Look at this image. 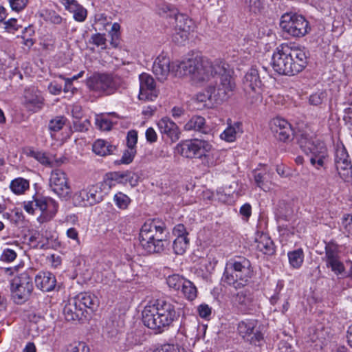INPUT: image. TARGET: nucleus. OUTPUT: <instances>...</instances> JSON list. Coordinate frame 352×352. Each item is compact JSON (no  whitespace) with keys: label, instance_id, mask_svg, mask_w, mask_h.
<instances>
[{"label":"nucleus","instance_id":"obj_1","mask_svg":"<svg viewBox=\"0 0 352 352\" xmlns=\"http://www.w3.org/2000/svg\"><path fill=\"white\" fill-rule=\"evenodd\" d=\"M198 67L197 72L203 79H194L195 82H208L219 76L220 82L216 89L218 99L221 102L230 97L234 90L235 82L232 76L233 70L227 63L221 59L211 61L201 56V66Z\"/></svg>","mask_w":352,"mask_h":352},{"label":"nucleus","instance_id":"obj_2","mask_svg":"<svg viewBox=\"0 0 352 352\" xmlns=\"http://www.w3.org/2000/svg\"><path fill=\"white\" fill-rule=\"evenodd\" d=\"M179 318L175 303L167 300H157L147 304L142 311L143 324L155 333L168 330Z\"/></svg>","mask_w":352,"mask_h":352},{"label":"nucleus","instance_id":"obj_3","mask_svg":"<svg viewBox=\"0 0 352 352\" xmlns=\"http://www.w3.org/2000/svg\"><path fill=\"white\" fill-rule=\"evenodd\" d=\"M201 66V56L196 55L184 58L182 60L171 62L169 57L160 54L155 60L153 65V72L160 80H164L169 74L175 76H189L194 79H203L199 72L198 67Z\"/></svg>","mask_w":352,"mask_h":352},{"label":"nucleus","instance_id":"obj_4","mask_svg":"<svg viewBox=\"0 0 352 352\" xmlns=\"http://www.w3.org/2000/svg\"><path fill=\"white\" fill-rule=\"evenodd\" d=\"M307 64L304 49L281 45L276 47L272 57V66L279 74L294 76L302 72Z\"/></svg>","mask_w":352,"mask_h":352},{"label":"nucleus","instance_id":"obj_5","mask_svg":"<svg viewBox=\"0 0 352 352\" xmlns=\"http://www.w3.org/2000/svg\"><path fill=\"white\" fill-rule=\"evenodd\" d=\"M138 239L140 245L148 254L162 252L169 245L166 226L159 219L146 221L140 230Z\"/></svg>","mask_w":352,"mask_h":352},{"label":"nucleus","instance_id":"obj_6","mask_svg":"<svg viewBox=\"0 0 352 352\" xmlns=\"http://www.w3.org/2000/svg\"><path fill=\"white\" fill-rule=\"evenodd\" d=\"M175 152L185 158L199 159L208 167L216 165L219 158V151L210 142L197 138L180 142Z\"/></svg>","mask_w":352,"mask_h":352},{"label":"nucleus","instance_id":"obj_7","mask_svg":"<svg viewBox=\"0 0 352 352\" xmlns=\"http://www.w3.org/2000/svg\"><path fill=\"white\" fill-rule=\"evenodd\" d=\"M298 144L302 152L309 157L312 166L318 170L325 169L329 153L323 142L307 133H302L298 138Z\"/></svg>","mask_w":352,"mask_h":352},{"label":"nucleus","instance_id":"obj_8","mask_svg":"<svg viewBox=\"0 0 352 352\" xmlns=\"http://www.w3.org/2000/svg\"><path fill=\"white\" fill-rule=\"evenodd\" d=\"M253 270L250 261L243 257L230 259L226 263L224 280L229 285H245L251 278Z\"/></svg>","mask_w":352,"mask_h":352},{"label":"nucleus","instance_id":"obj_9","mask_svg":"<svg viewBox=\"0 0 352 352\" xmlns=\"http://www.w3.org/2000/svg\"><path fill=\"white\" fill-rule=\"evenodd\" d=\"M280 27L285 33L293 37H302L310 30L306 19L294 12H287L282 15Z\"/></svg>","mask_w":352,"mask_h":352},{"label":"nucleus","instance_id":"obj_10","mask_svg":"<svg viewBox=\"0 0 352 352\" xmlns=\"http://www.w3.org/2000/svg\"><path fill=\"white\" fill-rule=\"evenodd\" d=\"M10 290L14 301L21 304L30 296L33 290L32 278L27 272L16 276L10 283Z\"/></svg>","mask_w":352,"mask_h":352},{"label":"nucleus","instance_id":"obj_11","mask_svg":"<svg viewBox=\"0 0 352 352\" xmlns=\"http://www.w3.org/2000/svg\"><path fill=\"white\" fill-rule=\"evenodd\" d=\"M138 184L137 175L129 170L126 171H115L107 173L103 180L100 183L103 192L108 195L112 188L117 184L127 185L134 187Z\"/></svg>","mask_w":352,"mask_h":352},{"label":"nucleus","instance_id":"obj_12","mask_svg":"<svg viewBox=\"0 0 352 352\" xmlns=\"http://www.w3.org/2000/svg\"><path fill=\"white\" fill-rule=\"evenodd\" d=\"M106 194L100 183L90 185L76 192L73 196L75 205L83 207L91 206L101 202Z\"/></svg>","mask_w":352,"mask_h":352},{"label":"nucleus","instance_id":"obj_13","mask_svg":"<svg viewBox=\"0 0 352 352\" xmlns=\"http://www.w3.org/2000/svg\"><path fill=\"white\" fill-rule=\"evenodd\" d=\"M87 86L89 89L111 95L120 87V80L107 74H95L87 80Z\"/></svg>","mask_w":352,"mask_h":352},{"label":"nucleus","instance_id":"obj_14","mask_svg":"<svg viewBox=\"0 0 352 352\" xmlns=\"http://www.w3.org/2000/svg\"><path fill=\"white\" fill-rule=\"evenodd\" d=\"M243 89L250 97L255 100H261L263 83L258 69L252 67L245 73L243 79Z\"/></svg>","mask_w":352,"mask_h":352},{"label":"nucleus","instance_id":"obj_15","mask_svg":"<svg viewBox=\"0 0 352 352\" xmlns=\"http://www.w3.org/2000/svg\"><path fill=\"white\" fill-rule=\"evenodd\" d=\"M335 164L340 177L346 182L352 180V164L349 154L344 146L336 151Z\"/></svg>","mask_w":352,"mask_h":352},{"label":"nucleus","instance_id":"obj_16","mask_svg":"<svg viewBox=\"0 0 352 352\" xmlns=\"http://www.w3.org/2000/svg\"><path fill=\"white\" fill-rule=\"evenodd\" d=\"M50 186L52 191L60 197L65 198L70 193V187L66 175L60 170H54L52 172Z\"/></svg>","mask_w":352,"mask_h":352},{"label":"nucleus","instance_id":"obj_17","mask_svg":"<svg viewBox=\"0 0 352 352\" xmlns=\"http://www.w3.org/2000/svg\"><path fill=\"white\" fill-rule=\"evenodd\" d=\"M158 96V91L154 79L147 74L140 75V93L138 98L141 100L153 101Z\"/></svg>","mask_w":352,"mask_h":352},{"label":"nucleus","instance_id":"obj_18","mask_svg":"<svg viewBox=\"0 0 352 352\" xmlns=\"http://www.w3.org/2000/svg\"><path fill=\"white\" fill-rule=\"evenodd\" d=\"M270 125L272 132L280 141L287 142L292 139L293 130L286 120L277 117L271 120Z\"/></svg>","mask_w":352,"mask_h":352},{"label":"nucleus","instance_id":"obj_19","mask_svg":"<svg viewBox=\"0 0 352 352\" xmlns=\"http://www.w3.org/2000/svg\"><path fill=\"white\" fill-rule=\"evenodd\" d=\"M324 261L327 267L331 269L337 276L342 275L345 272V267L340 261L336 247L328 245L325 248V256Z\"/></svg>","mask_w":352,"mask_h":352},{"label":"nucleus","instance_id":"obj_20","mask_svg":"<svg viewBox=\"0 0 352 352\" xmlns=\"http://www.w3.org/2000/svg\"><path fill=\"white\" fill-rule=\"evenodd\" d=\"M258 321L256 320L245 319L241 320L238 324L237 329L239 333L243 338L249 337L254 333V336L252 337L251 342L256 344V342H259L263 339V334L256 329Z\"/></svg>","mask_w":352,"mask_h":352},{"label":"nucleus","instance_id":"obj_21","mask_svg":"<svg viewBox=\"0 0 352 352\" xmlns=\"http://www.w3.org/2000/svg\"><path fill=\"white\" fill-rule=\"evenodd\" d=\"M23 104L32 112L40 111L43 106V98L40 91L34 87H30L24 91Z\"/></svg>","mask_w":352,"mask_h":352},{"label":"nucleus","instance_id":"obj_22","mask_svg":"<svg viewBox=\"0 0 352 352\" xmlns=\"http://www.w3.org/2000/svg\"><path fill=\"white\" fill-rule=\"evenodd\" d=\"M38 211L40 215L37 217V221L40 223L48 222L55 217L58 211V204L50 197H43Z\"/></svg>","mask_w":352,"mask_h":352},{"label":"nucleus","instance_id":"obj_23","mask_svg":"<svg viewBox=\"0 0 352 352\" xmlns=\"http://www.w3.org/2000/svg\"><path fill=\"white\" fill-rule=\"evenodd\" d=\"M232 305L242 313H246L254 308L252 295L248 291H241L233 296Z\"/></svg>","mask_w":352,"mask_h":352},{"label":"nucleus","instance_id":"obj_24","mask_svg":"<svg viewBox=\"0 0 352 352\" xmlns=\"http://www.w3.org/2000/svg\"><path fill=\"white\" fill-rule=\"evenodd\" d=\"M25 155L28 157H32L43 166L52 167L60 165L63 162L54 160L53 155L42 150L29 147L25 149Z\"/></svg>","mask_w":352,"mask_h":352},{"label":"nucleus","instance_id":"obj_25","mask_svg":"<svg viewBox=\"0 0 352 352\" xmlns=\"http://www.w3.org/2000/svg\"><path fill=\"white\" fill-rule=\"evenodd\" d=\"M65 10L72 14L75 21L82 23L87 17V10L77 0H59Z\"/></svg>","mask_w":352,"mask_h":352},{"label":"nucleus","instance_id":"obj_26","mask_svg":"<svg viewBox=\"0 0 352 352\" xmlns=\"http://www.w3.org/2000/svg\"><path fill=\"white\" fill-rule=\"evenodd\" d=\"M157 124L160 132L162 134L166 135L172 142H176L179 139V129L169 118L164 117L161 118Z\"/></svg>","mask_w":352,"mask_h":352},{"label":"nucleus","instance_id":"obj_27","mask_svg":"<svg viewBox=\"0 0 352 352\" xmlns=\"http://www.w3.org/2000/svg\"><path fill=\"white\" fill-rule=\"evenodd\" d=\"M76 305L79 307L80 311L82 312L87 309L94 311L99 305V300L96 296L88 292H82L73 298Z\"/></svg>","mask_w":352,"mask_h":352},{"label":"nucleus","instance_id":"obj_28","mask_svg":"<svg viewBox=\"0 0 352 352\" xmlns=\"http://www.w3.org/2000/svg\"><path fill=\"white\" fill-rule=\"evenodd\" d=\"M227 125L226 129L220 134V138L227 142H233L243 133L242 122H232L228 119Z\"/></svg>","mask_w":352,"mask_h":352},{"label":"nucleus","instance_id":"obj_29","mask_svg":"<svg viewBox=\"0 0 352 352\" xmlns=\"http://www.w3.org/2000/svg\"><path fill=\"white\" fill-rule=\"evenodd\" d=\"M55 276L50 272H40L35 276V284L38 289L43 292H50L56 286Z\"/></svg>","mask_w":352,"mask_h":352},{"label":"nucleus","instance_id":"obj_30","mask_svg":"<svg viewBox=\"0 0 352 352\" xmlns=\"http://www.w3.org/2000/svg\"><path fill=\"white\" fill-rule=\"evenodd\" d=\"M196 99L198 102H203L204 106L207 108H212L220 103L216 94V87L214 86H209L204 91L198 93Z\"/></svg>","mask_w":352,"mask_h":352},{"label":"nucleus","instance_id":"obj_31","mask_svg":"<svg viewBox=\"0 0 352 352\" xmlns=\"http://www.w3.org/2000/svg\"><path fill=\"white\" fill-rule=\"evenodd\" d=\"M185 131H195L201 133L208 134L210 129L206 124V120L200 116H192L184 125Z\"/></svg>","mask_w":352,"mask_h":352},{"label":"nucleus","instance_id":"obj_32","mask_svg":"<svg viewBox=\"0 0 352 352\" xmlns=\"http://www.w3.org/2000/svg\"><path fill=\"white\" fill-rule=\"evenodd\" d=\"M255 243L256 250L263 254L267 255L274 254L275 251L274 243L267 234L258 233L255 238Z\"/></svg>","mask_w":352,"mask_h":352},{"label":"nucleus","instance_id":"obj_33","mask_svg":"<svg viewBox=\"0 0 352 352\" xmlns=\"http://www.w3.org/2000/svg\"><path fill=\"white\" fill-rule=\"evenodd\" d=\"M63 314L65 318L68 321L79 320L83 312L80 311L77 304L74 298L69 300V302L65 305L63 309Z\"/></svg>","mask_w":352,"mask_h":352},{"label":"nucleus","instance_id":"obj_34","mask_svg":"<svg viewBox=\"0 0 352 352\" xmlns=\"http://www.w3.org/2000/svg\"><path fill=\"white\" fill-rule=\"evenodd\" d=\"M9 188L13 194L22 195L30 189V181L23 177H19L10 182Z\"/></svg>","mask_w":352,"mask_h":352},{"label":"nucleus","instance_id":"obj_35","mask_svg":"<svg viewBox=\"0 0 352 352\" xmlns=\"http://www.w3.org/2000/svg\"><path fill=\"white\" fill-rule=\"evenodd\" d=\"M115 149L116 146L102 139L96 140L92 145L93 152L99 156L112 154Z\"/></svg>","mask_w":352,"mask_h":352},{"label":"nucleus","instance_id":"obj_36","mask_svg":"<svg viewBox=\"0 0 352 352\" xmlns=\"http://www.w3.org/2000/svg\"><path fill=\"white\" fill-rule=\"evenodd\" d=\"M156 12L162 16L175 17L179 11L173 5L166 3L160 2L156 6Z\"/></svg>","mask_w":352,"mask_h":352},{"label":"nucleus","instance_id":"obj_37","mask_svg":"<svg viewBox=\"0 0 352 352\" xmlns=\"http://www.w3.org/2000/svg\"><path fill=\"white\" fill-rule=\"evenodd\" d=\"M43 199L42 196H33L31 200L24 201L23 202L24 210L29 214H35L36 212L39 210Z\"/></svg>","mask_w":352,"mask_h":352},{"label":"nucleus","instance_id":"obj_38","mask_svg":"<svg viewBox=\"0 0 352 352\" xmlns=\"http://www.w3.org/2000/svg\"><path fill=\"white\" fill-rule=\"evenodd\" d=\"M179 291H181L184 297L190 301L194 300L197 296V289L196 286L192 282L188 279L184 282L183 287H182Z\"/></svg>","mask_w":352,"mask_h":352},{"label":"nucleus","instance_id":"obj_39","mask_svg":"<svg viewBox=\"0 0 352 352\" xmlns=\"http://www.w3.org/2000/svg\"><path fill=\"white\" fill-rule=\"evenodd\" d=\"M175 19L176 30H192L193 22L187 15L178 12Z\"/></svg>","mask_w":352,"mask_h":352},{"label":"nucleus","instance_id":"obj_40","mask_svg":"<svg viewBox=\"0 0 352 352\" xmlns=\"http://www.w3.org/2000/svg\"><path fill=\"white\" fill-rule=\"evenodd\" d=\"M290 265L298 269L301 267L304 260V253L302 249H298L287 253Z\"/></svg>","mask_w":352,"mask_h":352},{"label":"nucleus","instance_id":"obj_41","mask_svg":"<svg viewBox=\"0 0 352 352\" xmlns=\"http://www.w3.org/2000/svg\"><path fill=\"white\" fill-rule=\"evenodd\" d=\"M186 280V278L177 274L170 275L166 278L168 286L174 291H179Z\"/></svg>","mask_w":352,"mask_h":352},{"label":"nucleus","instance_id":"obj_42","mask_svg":"<svg viewBox=\"0 0 352 352\" xmlns=\"http://www.w3.org/2000/svg\"><path fill=\"white\" fill-rule=\"evenodd\" d=\"M189 238H175L173 241V248L176 254H184L189 246Z\"/></svg>","mask_w":352,"mask_h":352},{"label":"nucleus","instance_id":"obj_43","mask_svg":"<svg viewBox=\"0 0 352 352\" xmlns=\"http://www.w3.org/2000/svg\"><path fill=\"white\" fill-rule=\"evenodd\" d=\"M113 200L116 206L120 210H126L131 201L130 197L122 192L116 193Z\"/></svg>","mask_w":352,"mask_h":352},{"label":"nucleus","instance_id":"obj_44","mask_svg":"<svg viewBox=\"0 0 352 352\" xmlns=\"http://www.w3.org/2000/svg\"><path fill=\"white\" fill-rule=\"evenodd\" d=\"M174 33L173 34V41L177 44H184L188 41L189 35L191 31L186 30L185 28L183 30L174 29Z\"/></svg>","mask_w":352,"mask_h":352},{"label":"nucleus","instance_id":"obj_45","mask_svg":"<svg viewBox=\"0 0 352 352\" xmlns=\"http://www.w3.org/2000/svg\"><path fill=\"white\" fill-rule=\"evenodd\" d=\"M327 94L325 91H318L312 94L309 98V102L311 105L318 106L327 100Z\"/></svg>","mask_w":352,"mask_h":352},{"label":"nucleus","instance_id":"obj_46","mask_svg":"<svg viewBox=\"0 0 352 352\" xmlns=\"http://www.w3.org/2000/svg\"><path fill=\"white\" fill-rule=\"evenodd\" d=\"M66 118L63 116H57L50 120L49 123V129L51 131L56 132L60 131L65 124Z\"/></svg>","mask_w":352,"mask_h":352},{"label":"nucleus","instance_id":"obj_47","mask_svg":"<svg viewBox=\"0 0 352 352\" xmlns=\"http://www.w3.org/2000/svg\"><path fill=\"white\" fill-rule=\"evenodd\" d=\"M342 230L348 236H352V214H346L342 218Z\"/></svg>","mask_w":352,"mask_h":352},{"label":"nucleus","instance_id":"obj_48","mask_svg":"<svg viewBox=\"0 0 352 352\" xmlns=\"http://www.w3.org/2000/svg\"><path fill=\"white\" fill-rule=\"evenodd\" d=\"M153 352H186V351L177 344H165L155 349Z\"/></svg>","mask_w":352,"mask_h":352},{"label":"nucleus","instance_id":"obj_49","mask_svg":"<svg viewBox=\"0 0 352 352\" xmlns=\"http://www.w3.org/2000/svg\"><path fill=\"white\" fill-rule=\"evenodd\" d=\"M96 124L102 131H109L111 129L112 122L103 116H96Z\"/></svg>","mask_w":352,"mask_h":352},{"label":"nucleus","instance_id":"obj_50","mask_svg":"<svg viewBox=\"0 0 352 352\" xmlns=\"http://www.w3.org/2000/svg\"><path fill=\"white\" fill-rule=\"evenodd\" d=\"M136 153L135 148H128L124 151L120 160L118 162V164H129L132 162L135 155Z\"/></svg>","mask_w":352,"mask_h":352},{"label":"nucleus","instance_id":"obj_51","mask_svg":"<svg viewBox=\"0 0 352 352\" xmlns=\"http://www.w3.org/2000/svg\"><path fill=\"white\" fill-rule=\"evenodd\" d=\"M16 256L17 254L14 250L6 248L2 252L0 261L5 263H11L16 259Z\"/></svg>","mask_w":352,"mask_h":352},{"label":"nucleus","instance_id":"obj_52","mask_svg":"<svg viewBox=\"0 0 352 352\" xmlns=\"http://www.w3.org/2000/svg\"><path fill=\"white\" fill-rule=\"evenodd\" d=\"M173 234L176 238H188V232L184 225L182 223L175 226L173 230Z\"/></svg>","mask_w":352,"mask_h":352},{"label":"nucleus","instance_id":"obj_53","mask_svg":"<svg viewBox=\"0 0 352 352\" xmlns=\"http://www.w3.org/2000/svg\"><path fill=\"white\" fill-rule=\"evenodd\" d=\"M8 2L12 10L20 12L26 7L28 0H8Z\"/></svg>","mask_w":352,"mask_h":352},{"label":"nucleus","instance_id":"obj_54","mask_svg":"<svg viewBox=\"0 0 352 352\" xmlns=\"http://www.w3.org/2000/svg\"><path fill=\"white\" fill-rule=\"evenodd\" d=\"M138 142V132L135 130H131L128 132L126 136V145L129 148H135Z\"/></svg>","mask_w":352,"mask_h":352},{"label":"nucleus","instance_id":"obj_55","mask_svg":"<svg viewBox=\"0 0 352 352\" xmlns=\"http://www.w3.org/2000/svg\"><path fill=\"white\" fill-rule=\"evenodd\" d=\"M245 6L252 12H257L262 7L261 0H245Z\"/></svg>","mask_w":352,"mask_h":352},{"label":"nucleus","instance_id":"obj_56","mask_svg":"<svg viewBox=\"0 0 352 352\" xmlns=\"http://www.w3.org/2000/svg\"><path fill=\"white\" fill-rule=\"evenodd\" d=\"M4 25L6 30L10 33H14L20 28V25L17 23V20L14 18H11L6 21Z\"/></svg>","mask_w":352,"mask_h":352},{"label":"nucleus","instance_id":"obj_57","mask_svg":"<svg viewBox=\"0 0 352 352\" xmlns=\"http://www.w3.org/2000/svg\"><path fill=\"white\" fill-rule=\"evenodd\" d=\"M284 287V281L283 280H278L276 283V286L274 290V294L270 298V302L272 305H275L278 298L279 294Z\"/></svg>","mask_w":352,"mask_h":352},{"label":"nucleus","instance_id":"obj_58","mask_svg":"<svg viewBox=\"0 0 352 352\" xmlns=\"http://www.w3.org/2000/svg\"><path fill=\"white\" fill-rule=\"evenodd\" d=\"M197 311L201 318L206 319L211 315L212 310L207 304L203 303L198 306Z\"/></svg>","mask_w":352,"mask_h":352},{"label":"nucleus","instance_id":"obj_59","mask_svg":"<svg viewBox=\"0 0 352 352\" xmlns=\"http://www.w3.org/2000/svg\"><path fill=\"white\" fill-rule=\"evenodd\" d=\"M92 43L97 46H105L106 38L104 34L100 33L95 34L91 36Z\"/></svg>","mask_w":352,"mask_h":352},{"label":"nucleus","instance_id":"obj_60","mask_svg":"<svg viewBox=\"0 0 352 352\" xmlns=\"http://www.w3.org/2000/svg\"><path fill=\"white\" fill-rule=\"evenodd\" d=\"M254 181L256 185L264 190L265 191L269 190V187L264 182V177L263 175L261 173H254Z\"/></svg>","mask_w":352,"mask_h":352},{"label":"nucleus","instance_id":"obj_61","mask_svg":"<svg viewBox=\"0 0 352 352\" xmlns=\"http://www.w3.org/2000/svg\"><path fill=\"white\" fill-rule=\"evenodd\" d=\"M66 236L70 239L76 241L77 244H80V239H79V234L77 230L74 228H70L67 229L66 231Z\"/></svg>","mask_w":352,"mask_h":352},{"label":"nucleus","instance_id":"obj_62","mask_svg":"<svg viewBox=\"0 0 352 352\" xmlns=\"http://www.w3.org/2000/svg\"><path fill=\"white\" fill-rule=\"evenodd\" d=\"M145 135L147 142L151 143L155 142L157 140V135L154 129L152 127H149L146 129Z\"/></svg>","mask_w":352,"mask_h":352},{"label":"nucleus","instance_id":"obj_63","mask_svg":"<svg viewBox=\"0 0 352 352\" xmlns=\"http://www.w3.org/2000/svg\"><path fill=\"white\" fill-rule=\"evenodd\" d=\"M47 260L50 262L52 267L56 268L60 265L62 259L59 255L53 254L47 257Z\"/></svg>","mask_w":352,"mask_h":352},{"label":"nucleus","instance_id":"obj_64","mask_svg":"<svg viewBox=\"0 0 352 352\" xmlns=\"http://www.w3.org/2000/svg\"><path fill=\"white\" fill-rule=\"evenodd\" d=\"M65 352H88L83 344H79L78 346L69 345Z\"/></svg>","mask_w":352,"mask_h":352}]
</instances>
